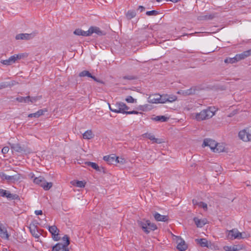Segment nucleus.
Wrapping results in <instances>:
<instances>
[{"instance_id": "obj_1", "label": "nucleus", "mask_w": 251, "mask_h": 251, "mask_svg": "<svg viewBox=\"0 0 251 251\" xmlns=\"http://www.w3.org/2000/svg\"><path fill=\"white\" fill-rule=\"evenodd\" d=\"M214 107H209L200 113L194 114V117L198 121L205 120L212 117L215 114Z\"/></svg>"}, {"instance_id": "obj_2", "label": "nucleus", "mask_w": 251, "mask_h": 251, "mask_svg": "<svg viewBox=\"0 0 251 251\" xmlns=\"http://www.w3.org/2000/svg\"><path fill=\"white\" fill-rule=\"evenodd\" d=\"M238 136L245 142H251V126L241 130L238 133Z\"/></svg>"}, {"instance_id": "obj_3", "label": "nucleus", "mask_w": 251, "mask_h": 251, "mask_svg": "<svg viewBox=\"0 0 251 251\" xmlns=\"http://www.w3.org/2000/svg\"><path fill=\"white\" fill-rule=\"evenodd\" d=\"M109 109L111 111L117 113H125L126 110L129 109V107L124 102H117L114 108H112L110 104H109Z\"/></svg>"}, {"instance_id": "obj_4", "label": "nucleus", "mask_w": 251, "mask_h": 251, "mask_svg": "<svg viewBox=\"0 0 251 251\" xmlns=\"http://www.w3.org/2000/svg\"><path fill=\"white\" fill-rule=\"evenodd\" d=\"M162 99V95L155 94L149 97L148 101L152 103H163Z\"/></svg>"}, {"instance_id": "obj_5", "label": "nucleus", "mask_w": 251, "mask_h": 251, "mask_svg": "<svg viewBox=\"0 0 251 251\" xmlns=\"http://www.w3.org/2000/svg\"><path fill=\"white\" fill-rule=\"evenodd\" d=\"M0 196L5 197L9 200H17L19 199V196L16 194H13L10 193L9 191L7 190L0 189Z\"/></svg>"}, {"instance_id": "obj_6", "label": "nucleus", "mask_w": 251, "mask_h": 251, "mask_svg": "<svg viewBox=\"0 0 251 251\" xmlns=\"http://www.w3.org/2000/svg\"><path fill=\"white\" fill-rule=\"evenodd\" d=\"M49 230L51 234L53 239L54 241H58L60 239L59 237V230L55 226H49Z\"/></svg>"}, {"instance_id": "obj_7", "label": "nucleus", "mask_w": 251, "mask_h": 251, "mask_svg": "<svg viewBox=\"0 0 251 251\" xmlns=\"http://www.w3.org/2000/svg\"><path fill=\"white\" fill-rule=\"evenodd\" d=\"M37 34V33L36 32H33V33L31 34H28V33H20L19 34H17L16 36V40H29L33 38Z\"/></svg>"}, {"instance_id": "obj_8", "label": "nucleus", "mask_w": 251, "mask_h": 251, "mask_svg": "<svg viewBox=\"0 0 251 251\" xmlns=\"http://www.w3.org/2000/svg\"><path fill=\"white\" fill-rule=\"evenodd\" d=\"M228 236L230 239L234 238L240 239L244 238V237L242 236V233L239 232L237 229H233L230 230Z\"/></svg>"}, {"instance_id": "obj_9", "label": "nucleus", "mask_w": 251, "mask_h": 251, "mask_svg": "<svg viewBox=\"0 0 251 251\" xmlns=\"http://www.w3.org/2000/svg\"><path fill=\"white\" fill-rule=\"evenodd\" d=\"M0 178L2 180H6L8 182H14L19 179L16 175L8 176L3 172H0Z\"/></svg>"}, {"instance_id": "obj_10", "label": "nucleus", "mask_w": 251, "mask_h": 251, "mask_svg": "<svg viewBox=\"0 0 251 251\" xmlns=\"http://www.w3.org/2000/svg\"><path fill=\"white\" fill-rule=\"evenodd\" d=\"M176 242L177 243V249L180 251H184L187 248V245L185 241L179 237H176Z\"/></svg>"}, {"instance_id": "obj_11", "label": "nucleus", "mask_w": 251, "mask_h": 251, "mask_svg": "<svg viewBox=\"0 0 251 251\" xmlns=\"http://www.w3.org/2000/svg\"><path fill=\"white\" fill-rule=\"evenodd\" d=\"M217 16L216 13H209L199 16L198 19L199 20H211L216 17Z\"/></svg>"}, {"instance_id": "obj_12", "label": "nucleus", "mask_w": 251, "mask_h": 251, "mask_svg": "<svg viewBox=\"0 0 251 251\" xmlns=\"http://www.w3.org/2000/svg\"><path fill=\"white\" fill-rule=\"evenodd\" d=\"M163 103L167 102H172L177 100V97L174 95L163 94L162 95Z\"/></svg>"}, {"instance_id": "obj_13", "label": "nucleus", "mask_w": 251, "mask_h": 251, "mask_svg": "<svg viewBox=\"0 0 251 251\" xmlns=\"http://www.w3.org/2000/svg\"><path fill=\"white\" fill-rule=\"evenodd\" d=\"M216 142L211 139H205L203 141L202 146H208L210 149L213 151L214 148L216 146Z\"/></svg>"}, {"instance_id": "obj_14", "label": "nucleus", "mask_w": 251, "mask_h": 251, "mask_svg": "<svg viewBox=\"0 0 251 251\" xmlns=\"http://www.w3.org/2000/svg\"><path fill=\"white\" fill-rule=\"evenodd\" d=\"M78 75L80 77L88 76L89 77L92 78L94 81L96 82L102 83V81H100V80H98L95 76H93L91 75V74L87 70H84L81 72Z\"/></svg>"}, {"instance_id": "obj_15", "label": "nucleus", "mask_w": 251, "mask_h": 251, "mask_svg": "<svg viewBox=\"0 0 251 251\" xmlns=\"http://www.w3.org/2000/svg\"><path fill=\"white\" fill-rule=\"evenodd\" d=\"M52 251H69V249L67 246L59 243L52 248Z\"/></svg>"}, {"instance_id": "obj_16", "label": "nucleus", "mask_w": 251, "mask_h": 251, "mask_svg": "<svg viewBox=\"0 0 251 251\" xmlns=\"http://www.w3.org/2000/svg\"><path fill=\"white\" fill-rule=\"evenodd\" d=\"M225 251H238L243 249V246L235 245L232 246H226L224 247Z\"/></svg>"}, {"instance_id": "obj_17", "label": "nucleus", "mask_w": 251, "mask_h": 251, "mask_svg": "<svg viewBox=\"0 0 251 251\" xmlns=\"http://www.w3.org/2000/svg\"><path fill=\"white\" fill-rule=\"evenodd\" d=\"M103 160L109 164H116L117 159H116V156L114 154H112L104 156Z\"/></svg>"}, {"instance_id": "obj_18", "label": "nucleus", "mask_w": 251, "mask_h": 251, "mask_svg": "<svg viewBox=\"0 0 251 251\" xmlns=\"http://www.w3.org/2000/svg\"><path fill=\"white\" fill-rule=\"evenodd\" d=\"M94 33H95L99 35H101L103 34L102 31L100 30L99 27L96 26H91L89 28L88 30L89 36L91 35L92 34Z\"/></svg>"}, {"instance_id": "obj_19", "label": "nucleus", "mask_w": 251, "mask_h": 251, "mask_svg": "<svg viewBox=\"0 0 251 251\" xmlns=\"http://www.w3.org/2000/svg\"><path fill=\"white\" fill-rule=\"evenodd\" d=\"M0 236L7 240L9 237L7 229L1 224L0 225Z\"/></svg>"}, {"instance_id": "obj_20", "label": "nucleus", "mask_w": 251, "mask_h": 251, "mask_svg": "<svg viewBox=\"0 0 251 251\" xmlns=\"http://www.w3.org/2000/svg\"><path fill=\"white\" fill-rule=\"evenodd\" d=\"M11 148L13 151L18 152H22L25 151L24 147L21 146L19 144H9Z\"/></svg>"}, {"instance_id": "obj_21", "label": "nucleus", "mask_w": 251, "mask_h": 251, "mask_svg": "<svg viewBox=\"0 0 251 251\" xmlns=\"http://www.w3.org/2000/svg\"><path fill=\"white\" fill-rule=\"evenodd\" d=\"M29 230L32 235L36 238L40 236V233L37 230L36 226L34 224H30L29 225Z\"/></svg>"}, {"instance_id": "obj_22", "label": "nucleus", "mask_w": 251, "mask_h": 251, "mask_svg": "<svg viewBox=\"0 0 251 251\" xmlns=\"http://www.w3.org/2000/svg\"><path fill=\"white\" fill-rule=\"evenodd\" d=\"M153 216L157 221L167 222L169 219L168 216L161 215L157 212H155Z\"/></svg>"}, {"instance_id": "obj_23", "label": "nucleus", "mask_w": 251, "mask_h": 251, "mask_svg": "<svg viewBox=\"0 0 251 251\" xmlns=\"http://www.w3.org/2000/svg\"><path fill=\"white\" fill-rule=\"evenodd\" d=\"M251 55V51L247 50L243 52L242 53L236 54L235 57L237 60V61H239L242 59H244L246 57L250 56Z\"/></svg>"}, {"instance_id": "obj_24", "label": "nucleus", "mask_w": 251, "mask_h": 251, "mask_svg": "<svg viewBox=\"0 0 251 251\" xmlns=\"http://www.w3.org/2000/svg\"><path fill=\"white\" fill-rule=\"evenodd\" d=\"M138 225L139 226H140L142 229L147 233H149L150 232V230L148 229L147 228V221L145 222L141 221H137Z\"/></svg>"}, {"instance_id": "obj_25", "label": "nucleus", "mask_w": 251, "mask_h": 251, "mask_svg": "<svg viewBox=\"0 0 251 251\" xmlns=\"http://www.w3.org/2000/svg\"><path fill=\"white\" fill-rule=\"evenodd\" d=\"M144 135L146 138H148L151 140L152 141L153 143H156L158 144H160L162 143L160 139L155 138L154 136L151 133H145Z\"/></svg>"}, {"instance_id": "obj_26", "label": "nucleus", "mask_w": 251, "mask_h": 251, "mask_svg": "<svg viewBox=\"0 0 251 251\" xmlns=\"http://www.w3.org/2000/svg\"><path fill=\"white\" fill-rule=\"evenodd\" d=\"M40 186L43 187L45 190H49L52 187V183L47 182L44 178V181L40 184Z\"/></svg>"}, {"instance_id": "obj_27", "label": "nucleus", "mask_w": 251, "mask_h": 251, "mask_svg": "<svg viewBox=\"0 0 251 251\" xmlns=\"http://www.w3.org/2000/svg\"><path fill=\"white\" fill-rule=\"evenodd\" d=\"M0 62L5 65H10L13 63H15L16 62L15 61V58L13 57V56H11L8 59L2 60H1Z\"/></svg>"}, {"instance_id": "obj_28", "label": "nucleus", "mask_w": 251, "mask_h": 251, "mask_svg": "<svg viewBox=\"0 0 251 251\" xmlns=\"http://www.w3.org/2000/svg\"><path fill=\"white\" fill-rule=\"evenodd\" d=\"M74 33L75 35H78V36H88L89 33H88V31H84L81 29H75Z\"/></svg>"}, {"instance_id": "obj_29", "label": "nucleus", "mask_w": 251, "mask_h": 251, "mask_svg": "<svg viewBox=\"0 0 251 251\" xmlns=\"http://www.w3.org/2000/svg\"><path fill=\"white\" fill-rule=\"evenodd\" d=\"M195 241L197 243L200 244L201 247H208V246L207 240L205 238L196 239Z\"/></svg>"}, {"instance_id": "obj_30", "label": "nucleus", "mask_w": 251, "mask_h": 251, "mask_svg": "<svg viewBox=\"0 0 251 251\" xmlns=\"http://www.w3.org/2000/svg\"><path fill=\"white\" fill-rule=\"evenodd\" d=\"M194 221L198 227H201L206 224L204 220H201L197 217L194 218Z\"/></svg>"}, {"instance_id": "obj_31", "label": "nucleus", "mask_w": 251, "mask_h": 251, "mask_svg": "<svg viewBox=\"0 0 251 251\" xmlns=\"http://www.w3.org/2000/svg\"><path fill=\"white\" fill-rule=\"evenodd\" d=\"M94 136V135L91 130H87L83 134V137L85 139H91L93 138Z\"/></svg>"}, {"instance_id": "obj_32", "label": "nucleus", "mask_w": 251, "mask_h": 251, "mask_svg": "<svg viewBox=\"0 0 251 251\" xmlns=\"http://www.w3.org/2000/svg\"><path fill=\"white\" fill-rule=\"evenodd\" d=\"M225 147L219 143H216V146L214 148L213 151L215 152H221L224 151Z\"/></svg>"}, {"instance_id": "obj_33", "label": "nucleus", "mask_w": 251, "mask_h": 251, "mask_svg": "<svg viewBox=\"0 0 251 251\" xmlns=\"http://www.w3.org/2000/svg\"><path fill=\"white\" fill-rule=\"evenodd\" d=\"M88 166H91L92 168L96 170L97 171L100 172L101 170L100 167L96 163L91 162H87L85 163Z\"/></svg>"}, {"instance_id": "obj_34", "label": "nucleus", "mask_w": 251, "mask_h": 251, "mask_svg": "<svg viewBox=\"0 0 251 251\" xmlns=\"http://www.w3.org/2000/svg\"><path fill=\"white\" fill-rule=\"evenodd\" d=\"M136 13L134 10H129L126 13V17L128 20H130L132 18L136 16Z\"/></svg>"}, {"instance_id": "obj_35", "label": "nucleus", "mask_w": 251, "mask_h": 251, "mask_svg": "<svg viewBox=\"0 0 251 251\" xmlns=\"http://www.w3.org/2000/svg\"><path fill=\"white\" fill-rule=\"evenodd\" d=\"M168 118L165 117V116H157L152 118V120L155 121L166 122L168 120Z\"/></svg>"}, {"instance_id": "obj_36", "label": "nucleus", "mask_w": 251, "mask_h": 251, "mask_svg": "<svg viewBox=\"0 0 251 251\" xmlns=\"http://www.w3.org/2000/svg\"><path fill=\"white\" fill-rule=\"evenodd\" d=\"M147 228L150 231L151 230H154L157 228L156 226L153 223H151L150 221H147Z\"/></svg>"}, {"instance_id": "obj_37", "label": "nucleus", "mask_w": 251, "mask_h": 251, "mask_svg": "<svg viewBox=\"0 0 251 251\" xmlns=\"http://www.w3.org/2000/svg\"><path fill=\"white\" fill-rule=\"evenodd\" d=\"M13 56V57L15 58V61L16 62L18 60H20L23 58L27 57V55L26 53H21V54H15Z\"/></svg>"}, {"instance_id": "obj_38", "label": "nucleus", "mask_w": 251, "mask_h": 251, "mask_svg": "<svg viewBox=\"0 0 251 251\" xmlns=\"http://www.w3.org/2000/svg\"><path fill=\"white\" fill-rule=\"evenodd\" d=\"M44 177L42 176H40L37 177H35L34 180L33 182L36 184L40 185V184L44 181Z\"/></svg>"}, {"instance_id": "obj_39", "label": "nucleus", "mask_w": 251, "mask_h": 251, "mask_svg": "<svg viewBox=\"0 0 251 251\" xmlns=\"http://www.w3.org/2000/svg\"><path fill=\"white\" fill-rule=\"evenodd\" d=\"M12 85H13V83L11 84L9 82H3L0 83V88L2 89L3 88H5L8 87H10Z\"/></svg>"}, {"instance_id": "obj_40", "label": "nucleus", "mask_w": 251, "mask_h": 251, "mask_svg": "<svg viewBox=\"0 0 251 251\" xmlns=\"http://www.w3.org/2000/svg\"><path fill=\"white\" fill-rule=\"evenodd\" d=\"M237 60H236V57H234L233 58H226L225 60V62L226 63H231V64H233V63H234L235 62H237Z\"/></svg>"}, {"instance_id": "obj_41", "label": "nucleus", "mask_w": 251, "mask_h": 251, "mask_svg": "<svg viewBox=\"0 0 251 251\" xmlns=\"http://www.w3.org/2000/svg\"><path fill=\"white\" fill-rule=\"evenodd\" d=\"M86 182L83 181H76L75 182V185L76 186L80 188H83L85 187ZM75 185V184H74Z\"/></svg>"}, {"instance_id": "obj_42", "label": "nucleus", "mask_w": 251, "mask_h": 251, "mask_svg": "<svg viewBox=\"0 0 251 251\" xmlns=\"http://www.w3.org/2000/svg\"><path fill=\"white\" fill-rule=\"evenodd\" d=\"M62 240L64 242L63 244L65 245V246H68V245L70 244V238L68 235H65L62 238Z\"/></svg>"}, {"instance_id": "obj_43", "label": "nucleus", "mask_w": 251, "mask_h": 251, "mask_svg": "<svg viewBox=\"0 0 251 251\" xmlns=\"http://www.w3.org/2000/svg\"><path fill=\"white\" fill-rule=\"evenodd\" d=\"M148 16H156L159 14V12L156 10L149 11L146 12Z\"/></svg>"}, {"instance_id": "obj_44", "label": "nucleus", "mask_w": 251, "mask_h": 251, "mask_svg": "<svg viewBox=\"0 0 251 251\" xmlns=\"http://www.w3.org/2000/svg\"><path fill=\"white\" fill-rule=\"evenodd\" d=\"M42 98L41 96H38L36 97H31L30 101L31 103H34L36 102L37 100H40Z\"/></svg>"}, {"instance_id": "obj_45", "label": "nucleus", "mask_w": 251, "mask_h": 251, "mask_svg": "<svg viewBox=\"0 0 251 251\" xmlns=\"http://www.w3.org/2000/svg\"><path fill=\"white\" fill-rule=\"evenodd\" d=\"M123 79H127V80H134L137 78L136 76L134 75H128L123 76Z\"/></svg>"}, {"instance_id": "obj_46", "label": "nucleus", "mask_w": 251, "mask_h": 251, "mask_svg": "<svg viewBox=\"0 0 251 251\" xmlns=\"http://www.w3.org/2000/svg\"><path fill=\"white\" fill-rule=\"evenodd\" d=\"M126 100L129 103H134L136 101V100L133 99L131 96H127Z\"/></svg>"}, {"instance_id": "obj_47", "label": "nucleus", "mask_w": 251, "mask_h": 251, "mask_svg": "<svg viewBox=\"0 0 251 251\" xmlns=\"http://www.w3.org/2000/svg\"><path fill=\"white\" fill-rule=\"evenodd\" d=\"M199 207H202L203 208V209L204 210H207V204L202 202V201H200L199 202Z\"/></svg>"}, {"instance_id": "obj_48", "label": "nucleus", "mask_w": 251, "mask_h": 251, "mask_svg": "<svg viewBox=\"0 0 251 251\" xmlns=\"http://www.w3.org/2000/svg\"><path fill=\"white\" fill-rule=\"evenodd\" d=\"M195 89L194 88H191L189 90H187L185 92V94L187 95H188L194 94H195Z\"/></svg>"}, {"instance_id": "obj_49", "label": "nucleus", "mask_w": 251, "mask_h": 251, "mask_svg": "<svg viewBox=\"0 0 251 251\" xmlns=\"http://www.w3.org/2000/svg\"><path fill=\"white\" fill-rule=\"evenodd\" d=\"M116 159H117V160H116V164L118 163L124 164L125 163V160L124 158H119V157H116Z\"/></svg>"}, {"instance_id": "obj_50", "label": "nucleus", "mask_w": 251, "mask_h": 251, "mask_svg": "<svg viewBox=\"0 0 251 251\" xmlns=\"http://www.w3.org/2000/svg\"><path fill=\"white\" fill-rule=\"evenodd\" d=\"M46 111V110H44L43 109H40L36 112L38 118L40 116L43 115L44 113Z\"/></svg>"}, {"instance_id": "obj_51", "label": "nucleus", "mask_w": 251, "mask_h": 251, "mask_svg": "<svg viewBox=\"0 0 251 251\" xmlns=\"http://www.w3.org/2000/svg\"><path fill=\"white\" fill-rule=\"evenodd\" d=\"M16 100L20 102H25V97H17L16 99Z\"/></svg>"}, {"instance_id": "obj_52", "label": "nucleus", "mask_w": 251, "mask_h": 251, "mask_svg": "<svg viewBox=\"0 0 251 251\" xmlns=\"http://www.w3.org/2000/svg\"><path fill=\"white\" fill-rule=\"evenodd\" d=\"M9 151V148L8 147H4L2 148L1 150V152L3 154L7 153Z\"/></svg>"}, {"instance_id": "obj_53", "label": "nucleus", "mask_w": 251, "mask_h": 251, "mask_svg": "<svg viewBox=\"0 0 251 251\" xmlns=\"http://www.w3.org/2000/svg\"><path fill=\"white\" fill-rule=\"evenodd\" d=\"M125 113L127 114H137L139 113V112L138 111H134V110H133L132 111H126Z\"/></svg>"}, {"instance_id": "obj_54", "label": "nucleus", "mask_w": 251, "mask_h": 251, "mask_svg": "<svg viewBox=\"0 0 251 251\" xmlns=\"http://www.w3.org/2000/svg\"><path fill=\"white\" fill-rule=\"evenodd\" d=\"M28 117L29 118H32V117L38 118L36 112H35L34 113L29 114L28 115Z\"/></svg>"}, {"instance_id": "obj_55", "label": "nucleus", "mask_w": 251, "mask_h": 251, "mask_svg": "<svg viewBox=\"0 0 251 251\" xmlns=\"http://www.w3.org/2000/svg\"><path fill=\"white\" fill-rule=\"evenodd\" d=\"M31 97L27 96L25 97V102L27 103L30 101Z\"/></svg>"}, {"instance_id": "obj_56", "label": "nucleus", "mask_w": 251, "mask_h": 251, "mask_svg": "<svg viewBox=\"0 0 251 251\" xmlns=\"http://www.w3.org/2000/svg\"><path fill=\"white\" fill-rule=\"evenodd\" d=\"M199 202L196 200H193L192 203L194 205H199Z\"/></svg>"}, {"instance_id": "obj_57", "label": "nucleus", "mask_w": 251, "mask_h": 251, "mask_svg": "<svg viewBox=\"0 0 251 251\" xmlns=\"http://www.w3.org/2000/svg\"><path fill=\"white\" fill-rule=\"evenodd\" d=\"M35 213L37 215H42L43 214V212H42V210H36L35 211Z\"/></svg>"}, {"instance_id": "obj_58", "label": "nucleus", "mask_w": 251, "mask_h": 251, "mask_svg": "<svg viewBox=\"0 0 251 251\" xmlns=\"http://www.w3.org/2000/svg\"><path fill=\"white\" fill-rule=\"evenodd\" d=\"M138 9L140 10V12H142L145 10V7L143 6H139L138 7Z\"/></svg>"}, {"instance_id": "obj_59", "label": "nucleus", "mask_w": 251, "mask_h": 251, "mask_svg": "<svg viewBox=\"0 0 251 251\" xmlns=\"http://www.w3.org/2000/svg\"><path fill=\"white\" fill-rule=\"evenodd\" d=\"M100 168L101 170L100 172H102L103 173H106L105 169L104 167H103L102 166H101V167H100Z\"/></svg>"}, {"instance_id": "obj_60", "label": "nucleus", "mask_w": 251, "mask_h": 251, "mask_svg": "<svg viewBox=\"0 0 251 251\" xmlns=\"http://www.w3.org/2000/svg\"><path fill=\"white\" fill-rule=\"evenodd\" d=\"M171 1H172L173 2H176L179 1L180 0H169Z\"/></svg>"}, {"instance_id": "obj_61", "label": "nucleus", "mask_w": 251, "mask_h": 251, "mask_svg": "<svg viewBox=\"0 0 251 251\" xmlns=\"http://www.w3.org/2000/svg\"><path fill=\"white\" fill-rule=\"evenodd\" d=\"M152 162H153V160H151H151L149 161V163H152Z\"/></svg>"}, {"instance_id": "obj_62", "label": "nucleus", "mask_w": 251, "mask_h": 251, "mask_svg": "<svg viewBox=\"0 0 251 251\" xmlns=\"http://www.w3.org/2000/svg\"><path fill=\"white\" fill-rule=\"evenodd\" d=\"M161 0H156V1H157V2H160V1H161Z\"/></svg>"}]
</instances>
